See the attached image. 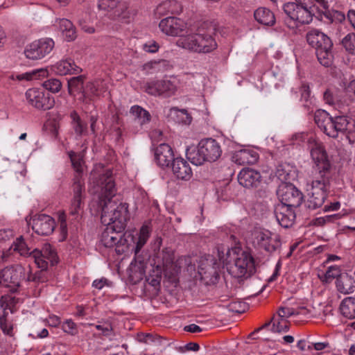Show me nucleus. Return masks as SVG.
Segmentation results:
<instances>
[{
	"label": "nucleus",
	"instance_id": "680f3d73",
	"mask_svg": "<svg viewBox=\"0 0 355 355\" xmlns=\"http://www.w3.org/2000/svg\"><path fill=\"white\" fill-rule=\"evenodd\" d=\"M301 98L305 101H307L311 95V90L309 86L306 84H303L300 87Z\"/></svg>",
	"mask_w": 355,
	"mask_h": 355
},
{
	"label": "nucleus",
	"instance_id": "69168bd1",
	"mask_svg": "<svg viewBox=\"0 0 355 355\" xmlns=\"http://www.w3.org/2000/svg\"><path fill=\"white\" fill-rule=\"evenodd\" d=\"M12 236V231L8 229L0 230V241H5Z\"/></svg>",
	"mask_w": 355,
	"mask_h": 355
},
{
	"label": "nucleus",
	"instance_id": "473e14b6",
	"mask_svg": "<svg viewBox=\"0 0 355 355\" xmlns=\"http://www.w3.org/2000/svg\"><path fill=\"white\" fill-rule=\"evenodd\" d=\"M157 10L161 14H178L182 11V6L177 1L169 0L160 3Z\"/></svg>",
	"mask_w": 355,
	"mask_h": 355
},
{
	"label": "nucleus",
	"instance_id": "f8f14e48",
	"mask_svg": "<svg viewBox=\"0 0 355 355\" xmlns=\"http://www.w3.org/2000/svg\"><path fill=\"white\" fill-rule=\"evenodd\" d=\"M277 194L279 199L278 204L292 208L299 207L303 200L302 193L292 184L282 183L279 186Z\"/></svg>",
	"mask_w": 355,
	"mask_h": 355
},
{
	"label": "nucleus",
	"instance_id": "cd10ccee",
	"mask_svg": "<svg viewBox=\"0 0 355 355\" xmlns=\"http://www.w3.org/2000/svg\"><path fill=\"white\" fill-rule=\"evenodd\" d=\"M336 287L338 291L342 293H352L355 291V279L348 273L343 272L336 279Z\"/></svg>",
	"mask_w": 355,
	"mask_h": 355
},
{
	"label": "nucleus",
	"instance_id": "423d86ee",
	"mask_svg": "<svg viewBox=\"0 0 355 355\" xmlns=\"http://www.w3.org/2000/svg\"><path fill=\"white\" fill-rule=\"evenodd\" d=\"M330 188V176L321 175L313 180L311 193L306 202L309 209L314 210L320 207L327 197Z\"/></svg>",
	"mask_w": 355,
	"mask_h": 355
},
{
	"label": "nucleus",
	"instance_id": "4c0bfd02",
	"mask_svg": "<svg viewBox=\"0 0 355 355\" xmlns=\"http://www.w3.org/2000/svg\"><path fill=\"white\" fill-rule=\"evenodd\" d=\"M344 93L343 103L348 105L355 102V79L351 80L345 85Z\"/></svg>",
	"mask_w": 355,
	"mask_h": 355
},
{
	"label": "nucleus",
	"instance_id": "7c9ffc66",
	"mask_svg": "<svg viewBox=\"0 0 355 355\" xmlns=\"http://www.w3.org/2000/svg\"><path fill=\"white\" fill-rule=\"evenodd\" d=\"M340 311L341 314L347 318H355V298L349 297L345 298L340 305Z\"/></svg>",
	"mask_w": 355,
	"mask_h": 355
},
{
	"label": "nucleus",
	"instance_id": "5701e85b",
	"mask_svg": "<svg viewBox=\"0 0 355 355\" xmlns=\"http://www.w3.org/2000/svg\"><path fill=\"white\" fill-rule=\"evenodd\" d=\"M261 180L260 173L251 168H243L238 175L239 184L245 188L257 187Z\"/></svg>",
	"mask_w": 355,
	"mask_h": 355
},
{
	"label": "nucleus",
	"instance_id": "09e8293b",
	"mask_svg": "<svg viewBox=\"0 0 355 355\" xmlns=\"http://www.w3.org/2000/svg\"><path fill=\"white\" fill-rule=\"evenodd\" d=\"M26 279L24 280V282H44V278L42 277V270L35 272V274L31 273V270L29 266L26 268Z\"/></svg>",
	"mask_w": 355,
	"mask_h": 355
},
{
	"label": "nucleus",
	"instance_id": "ddd939ff",
	"mask_svg": "<svg viewBox=\"0 0 355 355\" xmlns=\"http://www.w3.org/2000/svg\"><path fill=\"white\" fill-rule=\"evenodd\" d=\"M253 245L255 248L271 254L280 248L282 243L279 236H273L272 232L266 230L254 233Z\"/></svg>",
	"mask_w": 355,
	"mask_h": 355
},
{
	"label": "nucleus",
	"instance_id": "8fccbe9b",
	"mask_svg": "<svg viewBox=\"0 0 355 355\" xmlns=\"http://www.w3.org/2000/svg\"><path fill=\"white\" fill-rule=\"evenodd\" d=\"M340 214H332L323 217H318L315 219L314 225L316 226H322L327 223L334 222L335 220L340 218Z\"/></svg>",
	"mask_w": 355,
	"mask_h": 355
},
{
	"label": "nucleus",
	"instance_id": "3c124183",
	"mask_svg": "<svg viewBox=\"0 0 355 355\" xmlns=\"http://www.w3.org/2000/svg\"><path fill=\"white\" fill-rule=\"evenodd\" d=\"M168 64L167 61L164 60H154L146 63L144 65V69H155L159 70L162 67H165Z\"/></svg>",
	"mask_w": 355,
	"mask_h": 355
},
{
	"label": "nucleus",
	"instance_id": "7ed1b4c3",
	"mask_svg": "<svg viewBox=\"0 0 355 355\" xmlns=\"http://www.w3.org/2000/svg\"><path fill=\"white\" fill-rule=\"evenodd\" d=\"M214 29L205 31L198 28L197 33L180 37L176 42L177 46L188 51L208 53L217 48V43L213 37Z\"/></svg>",
	"mask_w": 355,
	"mask_h": 355
},
{
	"label": "nucleus",
	"instance_id": "6ab92c4d",
	"mask_svg": "<svg viewBox=\"0 0 355 355\" xmlns=\"http://www.w3.org/2000/svg\"><path fill=\"white\" fill-rule=\"evenodd\" d=\"M161 31L168 36L177 37L187 29V23L178 17H168L162 19L159 24Z\"/></svg>",
	"mask_w": 355,
	"mask_h": 355
},
{
	"label": "nucleus",
	"instance_id": "dca6fc26",
	"mask_svg": "<svg viewBox=\"0 0 355 355\" xmlns=\"http://www.w3.org/2000/svg\"><path fill=\"white\" fill-rule=\"evenodd\" d=\"M254 270V259L250 253L245 251L237 254L234 264L230 268L231 274L236 278L243 277L247 273L251 274Z\"/></svg>",
	"mask_w": 355,
	"mask_h": 355
},
{
	"label": "nucleus",
	"instance_id": "052dcab7",
	"mask_svg": "<svg viewBox=\"0 0 355 355\" xmlns=\"http://www.w3.org/2000/svg\"><path fill=\"white\" fill-rule=\"evenodd\" d=\"M159 48V46L155 41H150L144 45V51L149 53H155L158 51Z\"/></svg>",
	"mask_w": 355,
	"mask_h": 355
},
{
	"label": "nucleus",
	"instance_id": "20e7f679",
	"mask_svg": "<svg viewBox=\"0 0 355 355\" xmlns=\"http://www.w3.org/2000/svg\"><path fill=\"white\" fill-rule=\"evenodd\" d=\"M222 154L220 144L214 139H201L196 148H187V157L193 164L198 166L205 162L216 161Z\"/></svg>",
	"mask_w": 355,
	"mask_h": 355
},
{
	"label": "nucleus",
	"instance_id": "5fc2aeb1",
	"mask_svg": "<svg viewBox=\"0 0 355 355\" xmlns=\"http://www.w3.org/2000/svg\"><path fill=\"white\" fill-rule=\"evenodd\" d=\"M96 329L101 331L103 336H110L112 331V326L109 322H104L102 324H96Z\"/></svg>",
	"mask_w": 355,
	"mask_h": 355
},
{
	"label": "nucleus",
	"instance_id": "e433bc0d",
	"mask_svg": "<svg viewBox=\"0 0 355 355\" xmlns=\"http://www.w3.org/2000/svg\"><path fill=\"white\" fill-rule=\"evenodd\" d=\"M11 248L14 251H17L21 256L29 257L33 259L32 251H30V248H28L22 236H20L16 239V241L13 243Z\"/></svg>",
	"mask_w": 355,
	"mask_h": 355
},
{
	"label": "nucleus",
	"instance_id": "c756f323",
	"mask_svg": "<svg viewBox=\"0 0 355 355\" xmlns=\"http://www.w3.org/2000/svg\"><path fill=\"white\" fill-rule=\"evenodd\" d=\"M254 19L257 22L265 26H272L275 24V17L268 8L261 7L254 12Z\"/></svg>",
	"mask_w": 355,
	"mask_h": 355
},
{
	"label": "nucleus",
	"instance_id": "a18cd8bd",
	"mask_svg": "<svg viewBox=\"0 0 355 355\" xmlns=\"http://www.w3.org/2000/svg\"><path fill=\"white\" fill-rule=\"evenodd\" d=\"M85 76H78L76 77H73L68 80V87L69 93H71V89H84L83 83H84Z\"/></svg>",
	"mask_w": 355,
	"mask_h": 355
},
{
	"label": "nucleus",
	"instance_id": "412c9836",
	"mask_svg": "<svg viewBox=\"0 0 355 355\" xmlns=\"http://www.w3.org/2000/svg\"><path fill=\"white\" fill-rule=\"evenodd\" d=\"M55 227V220L50 216L39 214L33 218L32 228L39 235L48 236L53 233Z\"/></svg>",
	"mask_w": 355,
	"mask_h": 355
},
{
	"label": "nucleus",
	"instance_id": "f257e3e1",
	"mask_svg": "<svg viewBox=\"0 0 355 355\" xmlns=\"http://www.w3.org/2000/svg\"><path fill=\"white\" fill-rule=\"evenodd\" d=\"M99 192L98 205L101 209V220L104 225H110L123 231L128 218V205L112 200L116 194L115 183L110 171L101 175L96 182Z\"/></svg>",
	"mask_w": 355,
	"mask_h": 355
},
{
	"label": "nucleus",
	"instance_id": "39448f33",
	"mask_svg": "<svg viewBox=\"0 0 355 355\" xmlns=\"http://www.w3.org/2000/svg\"><path fill=\"white\" fill-rule=\"evenodd\" d=\"M308 44L315 49L320 64L329 67L333 64V42L331 38L321 31L313 28L306 35Z\"/></svg>",
	"mask_w": 355,
	"mask_h": 355
},
{
	"label": "nucleus",
	"instance_id": "0e129e2a",
	"mask_svg": "<svg viewBox=\"0 0 355 355\" xmlns=\"http://www.w3.org/2000/svg\"><path fill=\"white\" fill-rule=\"evenodd\" d=\"M79 25L80 26L83 31L87 33H93L95 29L93 26L89 25L85 20L79 19Z\"/></svg>",
	"mask_w": 355,
	"mask_h": 355
},
{
	"label": "nucleus",
	"instance_id": "864d4df0",
	"mask_svg": "<svg viewBox=\"0 0 355 355\" xmlns=\"http://www.w3.org/2000/svg\"><path fill=\"white\" fill-rule=\"evenodd\" d=\"M334 119L333 117H331L330 119V121L328 122V124H326L325 127L322 130L327 135L333 138H336L337 133L336 129L334 128Z\"/></svg>",
	"mask_w": 355,
	"mask_h": 355
},
{
	"label": "nucleus",
	"instance_id": "a19ab883",
	"mask_svg": "<svg viewBox=\"0 0 355 355\" xmlns=\"http://www.w3.org/2000/svg\"><path fill=\"white\" fill-rule=\"evenodd\" d=\"M164 338L153 334H141L138 335V340L140 343H154L157 345H161Z\"/></svg>",
	"mask_w": 355,
	"mask_h": 355
},
{
	"label": "nucleus",
	"instance_id": "4d7b16f0",
	"mask_svg": "<svg viewBox=\"0 0 355 355\" xmlns=\"http://www.w3.org/2000/svg\"><path fill=\"white\" fill-rule=\"evenodd\" d=\"M73 128L78 136H82L87 132V124L82 121L73 123Z\"/></svg>",
	"mask_w": 355,
	"mask_h": 355
},
{
	"label": "nucleus",
	"instance_id": "ea45409f",
	"mask_svg": "<svg viewBox=\"0 0 355 355\" xmlns=\"http://www.w3.org/2000/svg\"><path fill=\"white\" fill-rule=\"evenodd\" d=\"M341 44L349 53L355 54V33L346 35L341 40Z\"/></svg>",
	"mask_w": 355,
	"mask_h": 355
},
{
	"label": "nucleus",
	"instance_id": "37998d69",
	"mask_svg": "<svg viewBox=\"0 0 355 355\" xmlns=\"http://www.w3.org/2000/svg\"><path fill=\"white\" fill-rule=\"evenodd\" d=\"M334 128L336 130L337 136L338 132H343L347 129L349 121L345 116H338L334 118Z\"/></svg>",
	"mask_w": 355,
	"mask_h": 355
},
{
	"label": "nucleus",
	"instance_id": "58836bf2",
	"mask_svg": "<svg viewBox=\"0 0 355 355\" xmlns=\"http://www.w3.org/2000/svg\"><path fill=\"white\" fill-rule=\"evenodd\" d=\"M331 116L328 112L322 110H318L314 115V120L318 126L323 130L326 124L330 121Z\"/></svg>",
	"mask_w": 355,
	"mask_h": 355
},
{
	"label": "nucleus",
	"instance_id": "f704fd0d",
	"mask_svg": "<svg viewBox=\"0 0 355 355\" xmlns=\"http://www.w3.org/2000/svg\"><path fill=\"white\" fill-rule=\"evenodd\" d=\"M300 1H302V0ZM302 1L304 2V4L306 6H309L313 15L316 12L326 15L328 11L329 4L325 0H302Z\"/></svg>",
	"mask_w": 355,
	"mask_h": 355
},
{
	"label": "nucleus",
	"instance_id": "72a5a7b5",
	"mask_svg": "<svg viewBox=\"0 0 355 355\" xmlns=\"http://www.w3.org/2000/svg\"><path fill=\"white\" fill-rule=\"evenodd\" d=\"M150 234V227L147 225H143L139 233L138 240L136 243V245L135 248V255L139 256L140 250L145 245L147 241L148 240Z\"/></svg>",
	"mask_w": 355,
	"mask_h": 355
},
{
	"label": "nucleus",
	"instance_id": "de8ad7c7",
	"mask_svg": "<svg viewBox=\"0 0 355 355\" xmlns=\"http://www.w3.org/2000/svg\"><path fill=\"white\" fill-rule=\"evenodd\" d=\"M343 274L341 272L340 268L338 266H329L327 270L325 272L324 277L327 282L331 281L333 279L338 277Z\"/></svg>",
	"mask_w": 355,
	"mask_h": 355
},
{
	"label": "nucleus",
	"instance_id": "49530a36",
	"mask_svg": "<svg viewBox=\"0 0 355 355\" xmlns=\"http://www.w3.org/2000/svg\"><path fill=\"white\" fill-rule=\"evenodd\" d=\"M271 330L275 333L287 332L289 330V322L286 319H280L273 322Z\"/></svg>",
	"mask_w": 355,
	"mask_h": 355
},
{
	"label": "nucleus",
	"instance_id": "2f4dec72",
	"mask_svg": "<svg viewBox=\"0 0 355 355\" xmlns=\"http://www.w3.org/2000/svg\"><path fill=\"white\" fill-rule=\"evenodd\" d=\"M59 28L67 41L69 42L76 39V28L71 21L67 19H60L59 21Z\"/></svg>",
	"mask_w": 355,
	"mask_h": 355
},
{
	"label": "nucleus",
	"instance_id": "13d9d810",
	"mask_svg": "<svg viewBox=\"0 0 355 355\" xmlns=\"http://www.w3.org/2000/svg\"><path fill=\"white\" fill-rule=\"evenodd\" d=\"M63 330L71 335L76 332V324L71 320H67L63 324Z\"/></svg>",
	"mask_w": 355,
	"mask_h": 355
},
{
	"label": "nucleus",
	"instance_id": "0eeeda50",
	"mask_svg": "<svg viewBox=\"0 0 355 355\" xmlns=\"http://www.w3.org/2000/svg\"><path fill=\"white\" fill-rule=\"evenodd\" d=\"M103 230L101 236V242L106 248L115 247L118 254L125 252L128 249V241L123 231H119L117 227L110 225Z\"/></svg>",
	"mask_w": 355,
	"mask_h": 355
},
{
	"label": "nucleus",
	"instance_id": "f03ea898",
	"mask_svg": "<svg viewBox=\"0 0 355 355\" xmlns=\"http://www.w3.org/2000/svg\"><path fill=\"white\" fill-rule=\"evenodd\" d=\"M69 156L76 172L73 179V198L69 208V214L76 219L82 209L83 200L85 193V180L83 178L84 162L83 156L80 153L70 151Z\"/></svg>",
	"mask_w": 355,
	"mask_h": 355
},
{
	"label": "nucleus",
	"instance_id": "4be33fe9",
	"mask_svg": "<svg viewBox=\"0 0 355 355\" xmlns=\"http://www.w3.org/2000/svg\"><path fill=\"white\" fill-rule=\"evenodd\" d=\"M274 214L282 227L288 228L294 224L296 215L292 207L282 204H277L274 208Z\"/></svg>",
	"mask_w": 355,
	"mask_h": 355
},
{
	"label": "nucleus",
	"instance_id": "a211bd4d",
	"mask_svg": "<svg viewBox=\"0 0 355 355\" xmlns=\"http://www.w3.org/2000/svg\"><path fill=\"white\" fill-rule=\"evenodd\" d=\"M311 155L316 165L320 176L321 175L330 176L331 164L324 147L320 144L315 143L311 148Z\"/></svg>",
	"mask_w": 355,
	"mask_h": 355
},
{
	"label": "nucleus",
	"instance_id": "e2e57ef3",
	"mask_svg": "<svg viewBox=\"0 0 355 355\" xmlns=\"http://www.w3.org/2000/svg\"><path fill=\"white\" fill-rule=\"evenodd\" d=\"M1 328L3 333L12 336V325L10 323L5 321H1Z\"/></svg>",
	"mask_w": 355,
	"mask_h": 355
},
{
	"label": "nucleus",
	"instance_id": "4468645a",
	"mask_svg": "<svg viewBox=\"0 0 355 355\" xmlns=\"http://www.w3.org/2000/svg\"><path fill=\"white\" fill-rule=\"evenodd\" d=\"M177 90V85L171 80H157L148 82L144 85V91L151 96L169 97Z\"/></svg>",
	"mask_w": 355,
	"mask_h": 355
},
{
	"label": "nucleus",
	"instance_id": "6e6d98bb",
	"mask_svg": "<svg viewBox=\"0 0 355 355\" xmlns=\"http://www.w3.org/2000/svg\"><path fill=\"white\" fill-rule=\"evenodd\" d=\"M162 259H163V266L168 267L169 266L173 261V255L171 251L167 249L162 250Z\"/></svg>",
	"mask_w": 355,
	"mask_h": 355
},
{
	"label": "nucleus",
	"instance_id": "79ce46f5",
	"mask_svg": "<svg viewBox=\"0 0 355 355\" xmlns=\"http://www.w3.org/2000/svg\"><path fill=\"white\" fill-rule=\"evenodd\" d=\"M42 86L52 93H58L62 88V83L57 78H50L42 83Z\"/></svg>",
	"mask_w": 355,
	"mask_h": 355
},
{
	"label": "nucleus",
	"instance_id": "393cba45",
	"mask_svg": "<svg viewBox=\"0 0 355 355\" xmlns=\"http://www.w3.org/2000/svg\"><path fill=\"white\" fill-rule=\"evenodd\" d=\"M172 170L177 178L188 180L192 176V171L189 163L182 157H177L172 162Z\"/></svg>",
	"mask_w": 355,
	"mask_h": 355
},
{
	"label": "nucleus",
	"instance_id": "c03bdc74",
	"mask_svg": "<svg viewBox=\"0 0 355 355\" xmlns=\"http://www.w3.org/2000/svg\"><path fill=\"white\" fill-rule=\"evenodd\" d=\"M306 311L304 307H300L297 311H295L292 308L280 307L278 311V315L280 319H285L284 318H289L294 315H298Z\"/></svg>",
	"mask_w": 355,
	"mask_h": 355
},
{
	"label": "nucleus",
	"instance_id": "338daca9",
	"mask_svg": "<svg viewBox=\"0 0 355 355\" xmlns=\"http://www.w3.org/2000/svg\"><path fill=\"white\" fill-rule=\"evenodd\" d=\"M184 330L191 333H198L202 331V329L196 324H191L189 325L185 326L184 327Z\"/></svg>",
	"mask_w": 355,
	"mask_h": 355
},
{
	"label": "nucleus",
	"instance_id": "774afa93",
	"mask_svg": "<svg viewBox=\"0 0 355 355\" xmlns=\"http://www.w3.org/2000/svg\"><path fill=\"white\" fill-rule=\"evenodd\" d=\"M35 72H27L22 74L17 75L16 78L18 80H30L34 78Z\"/></svg>",
	"mask_w": 355,
	"mask_h": 355
},
{
	"label": "nucleus",
	"instance_id": "1a4fd4ad",
	"mask_svg": "<svg viewBox=\"0 0 355 355\" xmlns=\"http://www.w3.org/2000/svg\"><path fill=\"white\" fill-rule=\"evenodd\" d=\"M26 269L21 265L6 267L0 270V286L15 292L26 279Z\"/></svg>",
	"mask_w": 355,
	"mask_h": 355
},
{
	"label": "nucleus",
	"instance_id": "c85d7f7f",
	"mask_svg": "<svg viewBox=\"0 0 355 355\" xmlns=\"http://www.w3.org/2000/svg\"><path fill=\"white\" fill-rule=\"evenodd\" d=\"M259 159L258 154L250 150H241L233 156V160L239 165L254 164Z\"/></svg>",
	"mask_w": 355,
	"mask_h": 355
},
{
	"label": "nucleus",
	"instance_id": "bb28decb",
	"mask_svg": "<svg viewBox=\"0 0 355 355\" xmlns=\"http://www.w3.org/2000/svg\"><path fill=\"white\" fill-rule=\"evenodd\" d=\"M54 71L61 76L78 73L81 69L71 59L62 60L53 66Z\"/></svg>",
	"mask_w": 355,
	"mask_h": 355
},
{
	"label": "nucleus",
	"instance_id": "9d476101",
	"mask_svg": "<svg viewBox=\"0 0 355 355\" xmlns=\"http://www.w3.org/2000/svg\"><path fill=\"white\" fill-rule=\"evenodd\" d=\"M284 5V11L293 21L300 24H309L313 19V10L309 6L304 4V1L295 0Z\"/></svg>",
	"mask_w": 355,
	"mask_h": 355
},
{
	"label": "nucleus",
	"instance_id": "a878e982",
	"mask_svg": "<svg viewBox=\"0 0 355 355\" xmlns=\"http://www.w3.org/2000/svg\"><path fill=\"white\" fill-rule=\"evenodd\" d=\"M105 92L103 81H94L87 83L82 91L83 101L87 103L92 101L95 96H98Z\"/></svg>",
	"mask_w": 355,
	"mask_h": 355
},
{
	"label": "nucleus",
	"instance_id": "603ef678",
	"mask_svg": "<svg viewBox=\"0 0 355 355\" xmlns=\"http://www.w3.org/2000/svg\"><path fill=\"white\" fill-rule=\"evenodd\" d=\"M324 100L329 105H334L336 103H343V100H338L331 89H327L324 93Z\"/></svg>",
	"mask_w": 355,
	"mask_h": 355
},
{
	"label": "nucleus",
	"instance_id": "aec40b11",
	"mask_svg": "<svg viewBox=\"0 0 355 355\" xmlns=\"http://www.w3.org/2000/svg\"><path fill=\"white\" fill-rule=\"evenodd\" d=\"M98 8L109 12L112 18L126 17L128 4L123 0H99Z\"/></svg>",
	"mask_w": 355,
	"mask_h": 355
},
{
	"label": "nucleus",
	"instance_id": "9b49d317",
	"mask_svg": "<svg viewBox=\"0 0 355 355\" xmlns=\"http://www.w3.org/2000/svg\"><path fill=\"white\" fill-rule=\"evenodd\" d=\"M28 103L40 110H48L55 105L54 98L49 93L37 88L28 89L25 94Z\"/></svg>",
	"mask_w": 355,
	"mask_h": 355
},
{
	"label": "nucleus",
	"instance_id": "6e6552de",
	"mask_svg": "<svg viewBox=\"0 0 355 355\" xmlns=\"http://www.w3.org/2000/svg\"><path fill=\"white\" fill-rule=\"evenodd\" d=\"M220 263L213 255L206 254L199 261L198 273L207 285L215 284L219 279Z\"/></svg>",
	"mask_w": 355,
	"mask_h": 355
},
{
	"label": "nucleus",
	"instance_id": "2eb2a0df",
	"mask_svg": "<svg viewBox=\"0 0 355 355\" xmlns=\"http://www.w3.org/2000/svg\"><path fill=\"white\" fill-rule=\"evenodd\" d=\"M33 259L41 270H46L50 263L54 266L58 262V257L56 252L49 243H45L42 250L34 249L32 250Z\"/></svg>",
	"mask_w": 355,
	"mask_h": 355
},
{
	"label": "nucleus",
	"instance_id": "b1692460",
	"mask_svg": "<svg viewBox=\"0 0 355 355\" xmlns=\"http://www.w3.org/2000/svg\"><path fill=\"white\" fill-rule=\"evenodd\" d=\"M155 159L162 168L169 166L171 162L175 159L171 147L165 143L159 144L155 149Z\"/></svg>",
	"mask_w": 355,
	"mask_h": 355
},
{
	"label": "nucleus",
	"instance_id": "f3484780",
	"mask_svg": "<svg viewBox=\"0 0 355 355\" xmlns=\"http://www.w3.org/2000/svg\"><path fill=\"white\" fill-rule=\"evenodd\" d=\"M54 42L51 39H42L28 45L25 50L26 57L31 60H40L49 54L53 49Z\"/></svg>",
	"mask_w": 355,
	"mask_h": 355
},
{
	"label": "nucleus",
	"instance_id": "bf43d9fd",
	"mask_svg": "<svg viewBox=\"0 0 355 355\" xmlns=\"http://www.w3.org/2000/svg\"><path fill=\"white\" fill-rule=\"evenodd\" d=\"M244 304L240 302H232L228 304L230 311L238 313L244 312Z\"/></svg>",
	"mask_w": 355,
	"mask_h": 355
},
{
	"label": "nucleus",
	"instance_id": "c9c22d12",
	"mask_svg": "<svg viewBox=\"0 0 355 355\" xmlns=\"http://www.w3.org/2000/svg\"><path fill=\"white\" fill-rule=\"evenodd\" d=\"M130 113L139 120V123L141 125L150 122L151 119L149 112L139 105L131 107Z\"/></svg>",
	"mask_w": 355,
	"mask_h": 355
}]
</instances>
